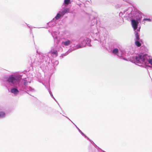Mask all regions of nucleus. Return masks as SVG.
Segmentation results:
<instances>
[{"label":"nucleus","instance_id":"nucleus-18","mask_svg":"<svg viewBox=\"0 0 152 152\" xmlns=\"http://www.w3.org/2000/svg\"><path fill=\"white\" fill-rule=\"evenodd\" d=\"M6 117V114L5 112L2 111L0 112V119L4 118Z\"/></svg>","mask_w":152,"mask_h":152},{"label":"nucleus","instance_id":"nucleus-15","mask_svg":"<svg viewBox=\"0 0 152 152\" xmlns=\"http://www.w3.org/2000/svg\"><path fill=\"white\" fill-rule=\"evenodd\" d=\"M91 17H92V19L91 21V26H94V25L95 22L96 21V17H93L91 15L89 17V18L90 19Z\"/></svg>","mask_w":152,"mask_h":152},{"label":"nucleus","instance_id":"nucleus-22","mask_svg":"<svg viewBox=\"0 0 152 152\" xmlns=\"http://www.w3.org/2000/svg\"><path fill=\"white\" fill-rule=\"evenodd\" d=\"M69 10L68 8H66L63 10L61 12L62 13L63 15H64L66 13L69 11Z\"/></svg>","mask_w":152,"mask_h":152},{"label":"nucleus","instance_id":"nucleus-12","mask_svg":"<svg viewBox=\"0 0 152 152\" xmlns=\"http://www.w3.org/2000/svg\"><path fill=\"white\" fill-rule=\"evenodd\" d=\"M55 32L51 34L54 39L55 42H56V43H58L59 42V40L58 39V37L57 35H55Z\"/></svg>","mask_w":152,"mask_h":152},{"label":"nucleus","instance_id":"nucleus-23","mask_svg":"<svg viewBox=\"0 0 152 152\" xmlns=\"http://www.w3.org/2000/svg\"><path fill=\"white\" fill-rule=\"evenodd\" d=\"M143 21H147L150 22H151L152 21V20L150 18H145L143 19Z\"/></svg>","mask_w":152,"mask_h":152},{"label":"nucleus","instance_id":"nucleus-7","mask_svg":"<svg viewBox=\"0 0 152 152\" xmlns=\"http://www.w3.org/2000/svg\"><path fill=\"white\" fill-rule=\"evenodd\" d=\"M91 32L90 35L91 37L95 38L94 39L95 40H97V38H100L99 32L98 31V29L96 27H95V28H94V30L93 29L91 30Z\"/></svg>","mask_w":152,"mask_h":152},{"label":"nucleus","instance_id":"nucleus-27","mask_svg":"<svg viewBox=\"0 0 152 152\" xmlns=\"http://www.w3.org/2000/svg\"><path fill=\"white\" fill-rule=\"evenodd\" d=\"M103 42L102 43L101 42H100V43L101 44L102 47H104V45L103 44Z\"/></svg>","mask_w":152,"mask_h":152},{"label":"nucleus","instance_id":"nucleus-24","mask_svg":"<svg viewBox=\"0 0 152 152\" xmlns=\"http://www.w3.org/2000/svg\"><path fill=\"white\" fill-rule=\"evenodd\" d=\"M121 5L120 4H117L115 5V7L116 9L119 8L121 7Z\"/></svg>","mask_w":152,"mask_h":152},{"label":"nucleus","instance_id":"nucleus-9","mask_svg":"<svg viewBox=\"0 0 152 152\" xmlns=\"http://www.w3.org/2000/svg\"><path fill=\"white\" fill-rule=\"evenodd\" d=\"M68 119H69V121H70L76 127V128L78 130L79 132H80L81 134L83 136H84L88 140H89L91 143L92 142L94 143V142L93 141H92L91 140H90L87 136H86L80 129L76 126V125L74 124V123L73 122L70 120L69 118L65 116Z\"/></svg>","mask_w":152,"mask_h":152},{"label":"nucleus","instance_id":"nucleus-28","mask_svg":"<svg viewBox=\"0 0 152 152\" xmlns=\"http://www.w3.org/2000/svg\"><path fill=\"white\" fill-rule=\"evenodd\" d=\"M124 60H127V59H126V58H124V57H123L122 58Z\"/></svg>","mask_w":152,"mask_h":152},{"label":"nucleus","instance_id":"nucleus-4","mask_svg":"<svg viewBox=\"0 0 152 152\" xmlns=\"http://www.w3.org/2000/svg\"><path fill=\"white\" fill-rule=\"evenodd\" d=\"M130 59L132 62L137 64L138 66L147 69L152 68V58L147 54L140 53L130 57Z\"/></svg>","mask_w":152,"mask_h":152},{"label":"nucleus","instance_id":"nucleus-2","mask_svg":"<svg viewBox=\"0 0 152 152\" xmlns=\"http://www.w3.org/2000/svg\"><path fill=\"white\" fill-rule=\"evenodd\" d=\"M58 55L57 51L53 50L48 55L36 54L32 55L30 57L31 62L33 66H38L43 71H45L47 67V64L50 62V58L49 56L51 55L53 57H56Z\"/></svg>","mask_w":152,"mask_h":152},{"label":"nucleus","instance_id":"nucleus-11","mask_svg":"<svg viewBox=\"0 0 152 152\" xmlns=\"http://www.w3.org/2000/svg\"><path fill=\"white\" fill-rule=\"evenodd\" d=\"M61 45L64 47V46H68L70 45H71V41L70 40L67 39L65 41H62L61 42Z\"/></svg>","mask_w":152,"mask_h":152},{"label":"nucleus","instance_id":"nucleus-1","mask_svg":"<svg viewBox=\"0 0 152 152\" xmlns=\"http://www.w3.org/2000/svg\"><path fill=\"white\" fill-rule=\"evenodd\" d=\"M27 79L25 78L21 80V75L12 74L4 76L1 80V82L2 84L5 87H7V84L12 87L18 85V88L20 91L26 90L28 92H34V89L28 86V83H30L31 82L28 81Z\"/></svg>","mask_w":152,"mask_h":152},{"label":"nucleus","instance_id":"nucleus-3","mask_svg":"<svg viewBox=\"0 0 152 152\" xmlns=\"http://www.w3.org/2000/svg\"><path fill=\"white\" fill-rule=\"evenodd\" d=\"M126 13L125 17L127 18L126 20L131 21L132 25L134 31H140V26L138 28V25L141 23L142 18V12L136 9H133L132 7H129L128 9L124 12Z\"/></svg>","mask_w":152,"mask_h":152},{"label":"nucleus","instance_id":"nucleus-20","mask_svg":"<svg viewBox=\"0 0 152 152\" xmlns=\"http://www.w3.org/2000/svg\"><path fill=\"white\" fill-rule=\"evenodd\" d=\"M70 0H64V4L65 6H67L68 4L70 3Z\"/></svg>","mask_w":152,"mask_h":152},{"label":"nucleus","instance_id":"nucleus-17","mask_svg":"<svg viewBox=\"0 0 152 152\" xmlns=\"http://www.w3.org/2000/svg\"><path fill=\"white\" fill-rule=\"evenodd\" d=\"M72 51V50L69 49L65 53L62 54L60 56V57H61L62 58H63L64 56L67 55L69 53L71 52Z\"/></svg>","mask_w":152,"mask_h":152},{"label":"nucleus","instance_id":"nucleus-16","mask_svg":"<svg viewBox=\"0 0 152 152\" xmlns=\"http://www.w3.org/2000/svg\"><path fill=\"white\" fill-rule=\"evenodd\" d=\"M51 62H52V63L53 64V67H54L55 69V66H57L59 63L58 61L57 60H56V61H54L53 60H51Z\"/></svg>","mask_w":152,"mask_h":152},{"label":"nucleus","instance_id":"nucleus-25","mask_svg":"<svg viewBox=\"0 0 152 152\" xmlns=\"http://www.w3.org/2000/svg\"><path fill=\"white\" fill-rule=\"evenodd\" d=\"M26 24L27 26L30 28V29H31V31H30V32H32V30H31V27H30V26H28V25L27 24V23H26Z\"/></svg>","mask_w":152,"mask_h":152},{"label":"nucleus","instance_id":"nucleus-10","mask_svg":"<svg viewBox=\"0 0 152 152\" xmlns=\"http://www.w3.org/2000/svg\"><path fill=\"white\" fill-rule=\"evenodd\" d=\"M18 87H17L16 86L15 87H13L10 90V92L15 95L17 94L19 92V91L18 90Z\"/></svg>","mask_w":152,"mask_h":152},{"label":"nucleus","instance_id":"nucleus-21","mask_svg":"<svg viewBox=\"0 0 152 152\" xmlns=\"http://www.w3.org/2000/svg\"><path fill=\"white\" fill-rule=\"evenodd\" d=\"M47 89L49 93V94H50V96H51V97L53 98L56 101V99H55L54 98V97H53V94L51 92V91H50V88H47Z\"/></svg>","mask_w":152,"mask_h":152},{"label":"nucleus","instance_id":"nucleus-8","mask_svg":"<svg viewBox=\"0 0 152 152\" xmlns=\"http://www.w3.org/2000/svg\"><path fill=\"white\" fill-rule=\"evenodd\" d=\"M64 15H63L62 13L61 12H60L59 13L57 14L54 18L50 22L48 23V24L49 26H55L56 24V23L54 21L58 20Z\"/></svg>","mask_w":152,"mask_h":152},{"label":"nucleus","instance_id":"nucleus-14","mask_svg":"<svg viewBox=\"0 0 152 152\" xmlns=\"http://www.w3.org/2000/svg\"><path fill=\"white\" fill-rule=\"evenodd\" d=\"M142 42V39L140 40H135V45L137 47H140Z\"/></svg>","mask_w":152,"mask_h":152},{"label":"nucleus","instance_id":"nucleus-19","mask_svg":"<svg viewBox=\"0 0 152 152\" xmlns=\"http://www.w3.org/2000/svg\"><path fill=\"white\" fill-rule=\"evenodd\" d=\"M128 9V8L127 9H126V10H125L124 11L123 13L122 12H121L119 14V16L122 18V17H123L122 16H123V15L124 17V18H125L126 19L127 18H126L125 16L126 15V13H124V12L125 11H127Z\"/></svg>","mask_w":152,"mask_h":152},{"label":"nucleus","instance_id":"nucleus-26","mask_svg":"<svg viewBox=\"0 0 152 152\" xmlns=\"http://www.w3.org/2000/svg\"><path fill=\"white\" fill-rule=\"evenodd\" d=\"M101 28V29H102V30L103 31H106V29L104 28H103L102 27Z\"/></svg>","mask_w":152,"mask_h":152},{"label":"nucleus","instance_id":"nucleus-6","mask_svg":"<svg viewBox=\"0 0 152 152\" xmlns=\"http://www.w3.org/2000/svg\"><path fill=\"white\" fill-rule=\"evenodd\" d=\"M115 45V43H113V45H109V47L110 49L111 50H112V53L114 55H117L118 57H123L125 55L124 51H119L118 49L116 48Z\"/></svg>","mask_w":152,"mask_h":152},{"label":"nucleus","instance_id":"nucleus-5","mask_svg":"<svg viewBox=\"0 0 152 152\" xmlns=\"http://www.w3.org/2000/svg\"><path fill=\"white\" fill-rule=\"evenodd\" d=\"M71 45L70 46L72 51L81 48L86 46H91L90 44L91 40L87 37H82L80 38V40L77 38H72L71 40Z\"/></svg>","mask_w":152,"mask_h":152},{"label":"nucleus","instance_id":"nucleus-13","mask_svg":"<svg viewBox=\"0 0 152 152\" xmlns=\"http://www.w3.org/2000/svg\"><path fill=\"white\" fill-rule=\"evenodd\" d=\"M134 31L135 36V40H141V39H140L139 37L140 35L138 33L139 31Z\"/></svg>","mask_w":152,"mask_h":152},{"label":"nucleus","instance_id":"nucleus-29","mask_svg":"<svg viewBox=\"0 0 152 152\" xmlns=\"http://www.w3.org/2000/svg\"><path fill=\"white\" fill-rule=\"evenodd\" d=\"M27 93H28V94H29L30 95H31H31L30 94H29V92H28H28H27Z\"/></svg>","mask_w":152,"mask_h":152}]
</instances>
